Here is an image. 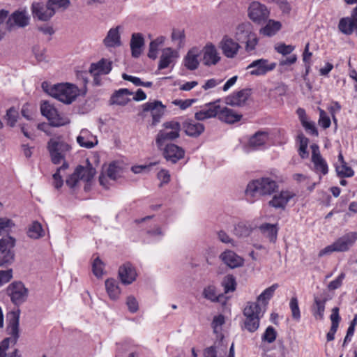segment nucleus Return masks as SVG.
I'll use <instances>...</instances> for the list:
<instances>
[{"label":"nucleus","instance_id":"obj_1","mask_svg":"<svg viewBox=\"0 0 357 357\" xmlns=\"http://www.w3.org/2000/svg\"><path fill=\"white\" fill-rule=\"evenodd\" d=\"M278 189V185L275 180L269 177H261L250 181L245 193L248 201L252 203L259 197L273 195Z\"/></svg>","mask_w":357,"mask_h":357},{"label":"nucleus","instance_id":"obj_2","mask_svg":"<svg viewBox=\"0 0 357 357\" xmlns=\"http://www.w3.org/2000/svg\"><path fill=\"white\" fill-rule=\"evenodd\" d=\"M234 37L238 43L245 44L247 52L254 51L259 43V38L253 31V26L249 22L238 24L234 29Z\"/></svg>","mask_w":357,"mask_h":357},{"label":"nucleus","instance_id":"obj_3","mask_svg":"<svg viewBox=\"0 0 357 357\" xmlns=\"http://www.w3.org/2000/svg\"><path fill=\"white\" fill-rule=\"evenodd\" d=\"M265 309L259 303L248 302L243 310L245 320L243 329L250 333L255 332L259 327L260 319L263 317Z\"/></svg>","mask_w":357,"mask_h":357},{"label":"nucleus","instance_id":"obj_4","mask_svg":"<svg viewBox=\"0 0 357 357\" xmlns=\"http://www.w3.org/2000/svg\"><path fill=\"white\" fill-rule=\"evenodd\" d=\"M51 161L55 165L65 160L68 153L71 150V146L64 140L62 136L51 138L47 144Z\"/></svg>","mask_w":357,"mask_h":357},{"label":"nucleus","instance_id":"obj_5","mask_svg":"<svg viewBox=\"0 0 357 357\" xmlns=\"http://www.w3.org/2000/svg\"><path fill=\"white\" fill-rule=\"evenodd\" d=\"M20 310L12 311L8 314L7 333L10 337H6L2 340L0 344V350L6 351L9 347L10 342L13 344L17 343L20 337Z\"/></svg>","mask_w":357,"mask_h":357},{"label":"nucleus","instance_id":"obj_6","mask_svg":"<svg viewBox=\"0 0 357 357\" xmlns=\"http://www.w3.org/2000/svg\"><path fill=\"white\" fill-rule=\"evenodd\" d=\"M164 129L157 134L155 143L157 146L162 149L166 143L177 139L180 136L181 124L175 121L165 122L162 125Z\"/></svg>","mask_w":357,"mask_h":357},{"label":"nucleus","instance_id":"obj_7","mask_svg":"<svg viewBox=\"0 0 357 357\" xmlns=\"http://www.w3.org/2000/svg\"><path fill=\"white\" fill-rule=\"evenodd\" d=\"M50 94L63 103L70 104L77 97L79 91L73 84H59L51 89Z\"/></svg>","mask_w":357,"mask_h":357},{"label":"nucleus","instance_id":"obj_8","mask_svg":"<svg viewBox=\"0 0 357 357\" xmlns=\"http://www.w3.org/2000/svg\"><path fill=\"white\" fill-rule=\"evenodd\" d=\"M40 112L50 121V124L54 127H60L68 124V118L59 114L56 109L48 101H43L40 104Z\"/></svg>","mask_w":357,"mask_h":357},{"label":"nucleus","instance_id":"obj_9","mask_svg":"<svg viewBox=\"0 0 357 357\" xmlns=\"http://www.w3.org/2000/svg\"><path fill=\"white\" fill-rule=\"evenodd\" d=\"M15 244V239L11 236L0 239V267L6 266L14 261Z\"/></svg>","mask_w":357,"mask_h":357},{"label":"nucleus","instance_id":"obj_10","mask_svg":"<svg viewBox=\"0 0 357 357\" xmlns=\"http://www.w3.org/2000/svg\"><path fill=\"white\" fill-rule=\"evenodd\" d=\"M6 292L15 305H20L26 301L29 290L22 282H13L8 286Z\"/></svg>","mask_w":357,"mask_h":357},{"label":"nucleus","instance_id":"obj_11","mask_svg":"<svg viewBox=\"0 0 357 357\" xmlns=\"http://www.w3.org/2000/svg\"><path fill=\"white\" fill-rule=\"evenodd\" d=\"M269 15L268 8L258 1H253L248 8V17L257 24H261L266 22Z\"/></svg>","mask_w":357,"mask_h":357},{"label":"nucleus","instance_id":"obj_12","mask_svg":"<svg viewBox=\"0 0 357 357\" xmlns=\"http://www.w3.org/2000/svg\"><path fill=\"white\" fill-rule=\"evenodd\" d=\"M275 67L276 63H269L267 59H259L253 61L247 66L246 69L250 70L249 73L251 75L261 76L273 70Z\"/></svg>","mask_w":357,"mask_h":357},{"label":"nucleus","instance_id":"obj_13","mask_svg":"<svg viewBox=\"0 0 357 357\" xmlns=\"http://www.w3.org/2000/svg\"><path fill=\"white\" fill-rule=\"evenodd\" d=\"M218 47L222 50V54L229 59L235 58L241 48L239 43L227 35L222 37Z\"/></svg>","mask_w":357,"mask_h":357},{"label":"nucleus","instance_id":"obj_14","mask_svg":"<svg viewBox=\"0 0 357 357\" xmlns=\"http://www.w3.org/2000/svg\"><path fill=\"white\" fill-rule=\"evenodd\" d=\"M296 196V193L292 190H282L273 197L268 205L276 209L284 210L287 204Z\"/></svg>","mask_w":357,"mask_h":357},{"label":"nucleus","instance_id":"obj_15","mask_svg":"<svg viewBox=\"0 0 357 357\" xmlns=\"http://www.w3.org/2000/svg\"><path fill=\"white\" fill-rule=\"evenodd\" d=\"M357 241V231H349L334 241L337 252H345L352 248Z\"/></svg>","mask_w":357,"mask_h":357},{"label":"nucleus","instance_id":"obj_16","mask_svg":"<svg viewBox=\"0 0 357 357\" xmlns=\"http://www.w3.org/2000/svg\"><path fill=\"white\" fill-rule=\"evenodd\" d=\"M312 149V162L314 164V171L324 175L328 174V167L326 161L320 153L319 146L317 144L310 146Z\"/></svg>","mask_w":357,"mask_h":357},{"label":"nucleus","instance_id":"obj_17","mask_svg":"<svg viewBox=\"0 0 357 357\" xmlns=\"http://www.w3.org/2000/svg\"><path fill=\"white\" fill-rule=\"evenodd\" d=\"M31 11L33 17L41 21H47L55 14L54 8H50L47 2L45 5L42 3H33Z\"/></svg>","mask_w":357,"mask_h":357},{"label":"nucleus","instance_id":"obj_18","mask_svg":"<svg viewBox=\"0 0 357 357\" xmlns=\"http://www.w3.org/2000/svg\"><path fill=\"white\" fill-rule=\"evenodd\" d=\"M121 173V168L117 165V163L113 162L109 165L105 173H102L99 176L100 184L105 188H109L107 178L112 181H116Z\"/></svg>","mask_w":357,"mask_h":357},{"label":"nucleus","instance_id":"obj_19","mask_svg":"<svg viewBox=\"0 0 357 357\" xmlns=\"http://www.w3.org/2000/svg\"><path fill=\"white\" fill-rule=\"evenodd\" d=\"M338 28L346 35L357 31V6L353 10L351 17H344L340 20Z\"/></svg>","mask_w":357,"mask_h":357},{"label":"nucleus","instance_id":"obj_20","mask_svg":"<svg viewBox=\"0 0 357 357\" xmlns=\"http://www.w3.org/2000/svg\"><path fill=\"white\" fill-rule=\"evenodd\" d=\"M202 51L203 63L205 66H215L220 61V54L212 43H206Z\"/></svg>","mask_w":357,"mask_h":357},{"label":"nucleus","instance_id":"obj_21","mask_svg":"<svg viewBox=\"0 0 357 357\" xmlns=\"http://www.w3.org/2000/svg\"><path fill=\"white\" fill-rule=\"evenodd\" d=\"M250 95V89H243L227 96L225 101L229 105L242 107L245 105Z\"/></svg>","mask_w":357,"mask_h":357},{"label":"nucleus","instance_id":"obj_22","mask_svg":"<svg viewBox=\"0 0 357 357\" xmlns=\"http://www.w3.org/2000/svg\"><path fill=\"white\" fill-rule=\"evenodd\" d=\"M220 100L206 104L205 107L195 114V118L197 121H204L207 119L218 117L220 109Z\"/></svg>","mask_w":357,"mask_h":357},{"label":"nucleus","instance_id":"obj_23","mask_svg":"<svg viewBox=\"0 0 357 357\" xmlns=\"http://www.w3.org/2000/svg\"><path fill=\"white\" fill-rule=\"evenodd\" d=\"M163 155L167 160L172 163L177 162L179 160L182 159L185 155V151L183 148L174 144H167L163 148Z\"/></svg>","mask_w":357,"mask_h":357},{"label":"nucleus","instance_id":"obj_24","mask_svg":"<svg viewBox=\"0 0 357 357\" xmlns=\"http://www.w3.org/2000/svg\"><path fill=\"white\" fill-rule=\"evenodd\" d=\"M144 112H151L152 116V125L155 126L160 122L164 114L165 107L160 101L155 100L153 102H146L142 105Z\"/></svg>","mask_w":357,"mask_h":357},{"label":"nucleus","instance_id":"obj_25","mask_svg":"<svg viewBox=\"0 0 357 357\" xmlns=\"http://www.w3.org/2000/svg\"><path fill=\"white\" fill-rule=\"evenodd\" d=\"M220 258L224 264L231 268L240 267L243 266L244 263V260L242 257L237 255L234 251L229 250L223 252L220 255Z\"/></svg>","mask_w":357,"mask_h":357},{"label":"nucleus","instance_id":"obj_26","mask_svg":"<svg viewBox=\"0 0 357 357\" xmlns=\"http://www.w3.org/2000/svg\"><path fill=\"white\" fill-rule=\"evenodd\" d=\"M121 26L112 28L103 39V44L107 47H116L121 45L120 30Z\"/></svg>","mask_w":357,"mask_h":357},{"label":"nucleus","instance_id":"obj_27","mask_svg":"<svg viewBox=\"0 0 357 357\" xmlns=\"http://www.w3.org/2000/svg\"><path fill=\"white\" fill-rule=\"evenodd\" d=\"M119 276L124 284H130L135 280L137 273L130 263L123 264L119 267Z\"/></svg>","mask_w":357,"mask_h":357},{"label":"nucleus","instance_id":"obj_28","mask_svg":"<svg viewBox=\"0 0 357 357\" xmlns=\"http://www.w3.org/2000/svg\"><path fill=\"white\" fill-rule=\"evenodd\" d=\"M77 142L82 147L91 149L98 144V139L90 131L82 129L77 137Z\"/></svg>","mask_w":357,"mask_h":357},{"label":"nucleus","instance_id":"obj_29","mask_svg":"<svg viewBox=\"0 0 357 357\" xmlns=\"http://www.w3.org/2000/svg\"><path fill=\"white\" fill-rule=\"evenodd\" d=\"M178 57V52L171 47L165 48L160 56L158 70H162L169 66Z\"/></svg>","mask_w":357,"mask_h":357},{"label":"nucleus","instance_id":"obj_30","mask_svg":"<svg viewBox=\"0 0 357 357\" xmlns=\"http://www.w3.org/2000/svg\"><path fill=\"white\" fill-rule=\"evenodd\" d=\"M218 119L227 123H234L242 118V115L237 114L233 109L220 105Z\"/></svg>","mask_w":357,"mask_h":357},{"label":"nucleus","instance_id":"obj_31","mask_svg":"<svg viewBox=\"0 0 357 357\" xmlns=\"http://www.w3.org/2000/svg\"><path fill=\"white\" fill-rule=\"evenodd\" d=\"M185 133L190 137H197L204 131V126L193 120L185 121L183 123Z\"/></svg>","mask_w":357,"mask_h":357},{"label":"nucleus","instance_id":"obj_32","mask_svg":"<svg viewBox=\"0 0 357 357\" xmlns=\"http://www.w3.org/2000/svg\"><path fill=\"white\" fill-rule=\"evenodd\" d=\"M199 52L198 48L193 47L190 49L183 59V64L185 67L190 70H196L199 67V61L198 57Z\"/></svg>","mask_w":357,"mask_h":357},{"label":"nucleus","instance_id":"obj_33","mask_svg":"<svg viewBox=\"0 0 357 357\" xmlns=\"http://www.w3.org/2000/svg\"><path fill=\"white\" fill-rule=\"evenodd\" d=\"M130 45L132 57L138 58L142 54V47L144 45L143 35L140 33H132Z\"/></svg>","mask_w":357,"mask_h":357},{"label":"nucleus","instance_id":"obj_34","mask_svg":"<svg viewBox=\"0 0 357 357\" xmlns=\"http://www.w3.org/2000/svg\"><path fill=\"white\" fill-rule=\"evenodd\" d=\"M112 62L102 59L97 63L91 65L89 72L93 75H107L112 70Z\"/></svg>","mask_w":357,"mask_h":357},{"label":"nucleus","instance_id":"obj_35","mask_svg":"<svg viewBox=\"0 0 357 357\" xmlns=\"http://www.w3.org/2000/svg\"><path fill=\"white\" fill-rule=\"evenodd\" d=\"M132 94L133 93L128 89H121L114 93L110 98V102L112 105H125L130 100L128 96Z\"/></svg>","mask_w":357,"mask_h":357},{"label":"nucleus","instance_id":"obj_36","mask_svg":"<svg viewBox=\"0 0 357 357\" xmlns=\"http://www.w3.org/2000/svg\"><path fill=\"white\" fill-rule=\"evenodd\" d=\"M282 28V24L279 21L274 20H269L267 21L266 24L261 27L259 30V33L268 37L275 36Z\"/></svg>","mask_w":357,"mask_h":357},{"label":"nucleus","instance_id":"obj_37","mask_svg":"<svg viewBox=\"0 0 357 357\" xmlns=\"http://www.w3.org/2000/svg\"><path fill=\"white\" fill-rule=\"evenodd\" d=\"M77 167H81L79 171V178L80 180L89 183L96 174V169L93 167L89 159L86 160V165H78Z\"/></svg>","mask_w":357,"mask_h":357},{"label":"nucleus","instance_id":"obj_38","mask_svg":"<svg viewBox=\"0 0 357 357\" xmlns=\"http://www.w3.org/2000/svg\"><path fill=\"white\" fill-rule=\"evenodd\" d=\"M7 24L10 27L13 24L24 27L29 24V17L26 15L25 12L15 11L9 17Z\"/></svg>","mask_w":357,"mask_h":357},{"label":"nucleus","instance_id":"obj_39","mask_svg":"<svg viewBox=\"0 0 357 357\" xmlns=\"http://www.w3.org/2000/svg\"><path fill=\"white\" fill-rule=\"evenodd\" d=\"M326 302V298L320 299L317 296H314L311 311L315 319L322 320L324 319Z\"/></svg>","mask_w":357,"mask_h":357},{"label":"nucleus","instance_id":"obj_40","mask_svg":"<svg viewBox=\"0 0 357 357\" xmlns=\"http://www.w3.org/2000/svg\"><path fill=\"white\" fill-rule=\"evenodd\" d=\"M105 287L111 299L116 300L119 298L121 294V290L117 280L113 278L107 279L105 281Z\"/></svg>","mask_w":357,"mask_h":357},{"label":"nucleus","instance_id":"obj_41","mask_svg":"<svg viewBox=\"0 0 357 357\" xmlns=\"http://www.w3.org/2000/svg\"><path fill=\"white\" fill-rule=\"evenodd\" d=\"M278 287V284H273L271 287L266 289L258 297L257 301L256 303H261V305L264 306V309H265V307L268 304V301L273 297L275 291Z\"/></svg>","mask_w":357,"mask_h":357},{"label":"nucleus","instance_id":"obj_42","mask_svg":"<svg viewBox=\"0 0 357 357\" xmlns=\"http://www.w3.org/2000/svg\"><path fill=\"white\" fill-rule=\"evenodd\" d=\"M268 132L264 131H258L250 139L249 144L252 147L258 148L264 145L268 140Z\"/></svg>","mask_w":357,"mask_h":357},{"label":"nucleus","instance_id":"obj_43","mask_svg":"<svg viewBox=\"0 0 357 357\" xmlns=\"http://www.w3.org/2000/svg\"><path fill=\"white\" fill-rule=\"evenodd\" d=\"M259 229L270 241L274 242L276 240L278 229L275 225L268 223L263 224L259 227Z\"/></svg>","mask_w":357,"mask_h":357},{"label":"nucleus","instance_id":"obj_44","mask_svg":"<svg viewBox=\"0 0 357 357\" xmlns=\"http://www.w3.org/2000/svg\"><path fill=\"white\" fill-rule=\"evenodd\" d=\"M44 231L42 225L37 221H35L29 227L28 230V236L33 239H38L44 236Z\"/></svg>","mask_w":357,"mask_h":357},{"label":"nucleus","instance_id":"obj_45","mask_svg":"<svg viewBox=\"0 0 357 357\" xmlns=\"http://www.w3.org/2000/svg\"><path fill=\"white\" fill-rule=\"evenodd\" d=\"M165 40L164 37L157 38L155 40H152L149 44V50L148 56L151 59L157 58L158 50L160 45L162 44Z\"/></svg>","mask_w":357,"mask_h":357},{"label":"nucleus","instance_id":"obj_46","mask_svg":"<svg viewBox=\"0 0 357 357\" xmlns=\"http://www.w3.org/2000/svg\"><path fill=\"white\" fill-rule=\"evenodd\" d=\"M185 32L181 29H173L172 33V40L178 48H181L185 44Z\"/></svg>","mask_w":357,"mask_h":357},{"label":"nucleus","instance_id":"obj_47","mask_svg":"<svg viewBox=\"0 0 357 357\" xmlns=\"http://www.w3.org/2000/svg\"><path fill=\"white\" fill-rule=\"evenodd\" d=\"M298 139L299 141L298 154L303 159L307 158L309 155L307 151L309 139L303 134L298 135Z\"/></svg>","mask_w":357,"mask_h":357},{"label":"nucleus","instance_id":"obj_48","mask_svg":"<svg viewBox=\"0 0 357 357\" xmlns=\"http://www.w3.org/2000/svg\"><path fill=\"white\" fill-rule=\"evenodd\" d=\"M335 170L337 172V174L342 178L344 177H351L354 174V170L351 169V167H349L347 164V162L335 165Z\"/></svg>","mask_w":357,"mask_h":357},{"label":"nucleus","instance_id":"obj_49","mask_svg":"<svg viewBox=\"0 0 357 357\" xmlns=\"http://www.w3.org/2000/svg\"><path fill=\"white\" fill-rule=\"evenodd\" d=\"M203 296L205 298L212 302L219 301V298L221 296L220 294L218 295L216 288L213 285L206 287L203 290Z\"/></svg>","mask_w":357,"mask_h":357},{"label":"nucleus","instance_id":"obj_50","mask_svg":"<svg viewBox=\"0 0 357 357\" xmlns=\"http://www.w3.org/2000/svg\"><path fill=\"white\" fill-rule=\"evenodd\" d=\"M222 286L224 287L225 293L235 291L236 286L235 278L232 275H226L222 281Z\"/></svg>","mask_w":357,"mask_h":357},{"label":"nucleus","instance_id":"obj_51","mask_svg":"<svg viewBox=\"0 0 357 357\" xmlns=\"http://www.w3.org/2000/svg\"><path fill=\"white\" fill-rule=\"evenodd\" d=\"M19 113L16 108L11 107L9 108L6 114L5 119L7 121V124L10 127H14L17 121Z\"/></svg>","mask_w":357,"mask_h":357},{"label":"nucleus","instance_id":"obj_52","mask_svg":"<svg viewBox=\"0 0 357 357\" xmlns=\"http://www.w3.org/2000/svg\"><path fill=\"white\" fill-rule=\"evenodd\" d=\"M289 308L291 312V317L296 321L301 319V311L298 306V301L296 296H293L289 302Z\"/></svg>","mask_w":357,"mask_h":357},{"label":"nucleus","instance_id":"obj_53","mask_svg":"<svg viewBox=\"0 0 357 357\" xmlns=\"http://www.w3.org/2000/svg\"><path fill=\"white\" fill-rule=\"evenodd\" d=\"M251 229L245 224L240 222L234 229V234L238 237H246L250 234Z\"/></svg>","mask_w":357,"mask_h":357},{"label":"nucleus","instance_id":"obj_54","mask_svg":"<svg viewBox=\"0 0 357 357\" xmlns=\"http://www.w3.org/2000/svg\"><path fill=\"white\" fill-rule=\"evenodd\" d=\"M277 337V332L275 328L269 326L266 328L264 333L261 336V340L264 342H266L268 343L273 342Z\"/></svg>","mask_w":357,"mask_h":357},{"label":"nucleus","instance_id":"obj_55","mask_svg":"<svg viewBox=\"0 0 357 357\" xmlns=\"http://www.w3.org/2000/svg\"><path fill=\"white\" fill-rule=\"evenodd\" d=\"M103 267L104 264L102 261L98 257H96L92 264V271L93 274L98 278L101 277L103 274Z\"/></svg>","mask_w":357,"mask_h":357},{"label":"nucleus","instance_id":"obj_56","mask_svg":"<svg viewBox=\"0 0 357 357\" xmlns=\"http://www.w3.org/2000/svg\"><path fill=\"white\" fill-rule=\"evenodd\" d=\"M81 167H76L74 172L66 178V185L70 188H72L76 186L77 183L80 180L79 178V171Z\"/></svg>","mask_w":357,"mask_h":357},{"label":"nucleus","instance_id":"obj_57","mask_svg":"<svg viewBox=\"0 0 357 357\" xmlns=\"http://www.w3.org/2000/svg\"><path fill=\"white\" fill-rule=\"evenodd\" d=\"M48 6L50 8H60L66 9L69 7L70 1L69 0H48Z\"/></svg>","mask_w":357,"mask_h":357},{"label":"nucleus","instance_id":"obj_58","mask_svg":"<svg viewBox=\"0 0 357 357\" xmlns=\"http://www.w3.org/2000/svg\"><path fill=\"white\" fill-rule=\"evenodd\" d=\"M15 226L13 222L7 218H0V232H9L10 229Z\"/></svg>","mask_w":357,"mask_h":357},{"label":"nucleus","instance_id":"obj_59","mask_svg":"<svg viewBox=\"0 0 357 357\" xmlns=\"http://www.w3.org/2000/svg\"><path fill=\"white\" fill-rule=\"evenodd\" d=\"M345 278V274L342 273L340 275L334 280L331 281L328 285V289L330 291L335 290L341 287L342 281Z\"/></svg>","mask_w":357,"mask_h":357},{"label":"nucleus","instance_id":"obj_60","mask_svg":"<svg viewBox=\"0 0 357 357\" xmlns=\"http://www.w3.org/2000/svg\"><path fill=\"white\" fill-rule=\"evenodd\" d=\"M331 119L326 115L324 110H320L319 124L324 129H326L331 126Z\"/></svg>","mask_w":357,"mask_h":357},{"label":"nucleus","instance_id":"obj_61","mask_svg":"<svg viewBox=\"0 0 357 357\" xmlns=\"http://www.w3.org/2000/svg\"><path fill=\"white\" fill-rule=\"evenodd\" d=\"M302 126L307 132L314 136L318 135V130L314 122L306 121L303 122Z\"/></svg>","mask_w":357,"mask_h":357},{"label":"nucleus","instance_id":"obj_62","mask_svg":"<svg viewBox=\"0 0 357 357\" xmlns=\"http://www.w3.org/2000/svg\"><path fill=\"white\" fill-rule=\"evenodd\" d=\"M225 324V317L222 314L214 317L212 327L215 333L218 332V329H220L221 326Z\"/></svg>","mask_w":357,"mask_h":357},{"label":"nucleus","instance_id":"obj_63","mask_svg":"<svg viewBox=\"0 0 357 357\" xmlns=\"http://www.w3.org/2000/svg\"><path fill=\"white\" fill-rule=\"evenodd\" d=\"M275 49L277 52L285 56L291 54L294 51V47L292 45H287L282 43L276 46Z\"/></svg>","mask_w":357,"mask_h":357},{"label":"nucleus","instance_id":"obj_64","mask_svg":"<svg viewBox=\"0 0 357 357\" xmlns=\"http://www.w3.org/2000/svg\"><path fill=\"white\" fill-rule=\"evenodd\" d=\"M330 319L331 321V326L338 328L340 317L339 314V308L337 307L333 308Z\"/></svg>","mask_w":357,"mask_h":357}]
</instances>
